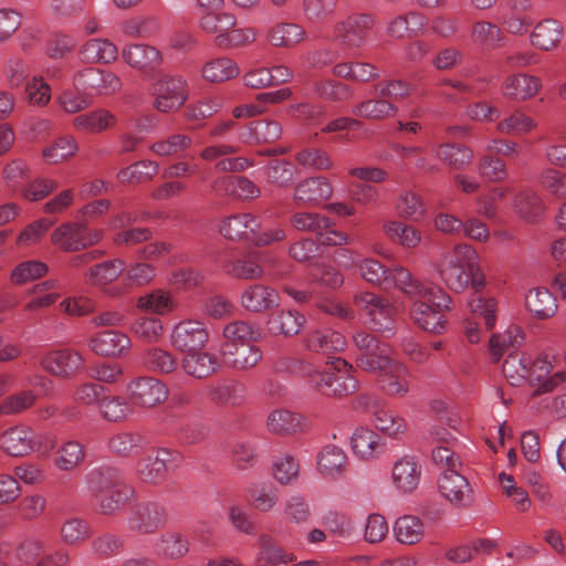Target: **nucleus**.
Here are the masks:
<instances>
[{"instance_id":"obj_1","label":"nucleus","mask_w":566,"mask_h":566,"mask_svg":"<svg viewBox=\"0 0 566 566\" xmlns=\"http://www.w3.org/2000/svg\"><path fill=\"white\" fill-rule=\"evenodd\" d=\"M85 483L96 511L103 515L118 513L135 494L120 471L111 467L93 469L86 474Z\"/></svg>"},{"instance_id":"obj_2","label":"nucleus","mask_w":566,"mask_h":566,"mask_svg":"<svg viewBox=\"0 0 566 566\" xmlns=\"http://www.w3.org/2000/svg\"><path fill=\"white\" fill-rule=\"evenodd\" d=\"M306 378L322 395L328 397H343L357 391L358 380L354 376V368L343 358H334L323 369L306 366Z\"/></svg>"},{"instance_id":"obj_3","label":"nucleus","mask_w":566,"mask_h":566,"mask_svg":"<svg viewBox=\"0 0 566 566\" xmlns=\"http://www.w3.org/2000/svg\"><path fill=\"white\" fill-rule=\"evenodd\" d=\"M422 286L427 290L426 295H407L412 301L410 317L418 327L440 333L446 324L442 312L450 308L451 298L438 286L424 283Z\"/></svg>"},{"instance_id":"obj_4","label":"nucleus","mask_w":566,"mask_h":566,"mask_svg":"<svg viewBox=\"0 0 566 566\" xmlns=\"http://www.w3.org/2000/svg\"><path fill=\"white\" fill-rule=\"evenodd\" d=\"M436 268L450 290L462 292L476 270V253L468 244H458L441 255Z\"/></svg>"},{"instance_id":"obj_5","label":"nucleus","mask_w":566,"mask_h":566,"mask_svg":"<svg viewBox=\"0 0 566 566\" xmlns=\"http://www.w3.org/2000/svg\"><path fill=\"white\" fill-rule=\"evenodd\" d=\"M360 276L374 285L384 289L392 286L399 289L406 295H426L427 290L422 286V282L412 276V274L403 266H397L392 270L385 268L375 259H361L358 268Z\"/></svg>"},{"instance_id":"obj_6","label":"nucleus","mask_w":566,"mask_h":566,"mask_svg":"<svg viewBox=\"0 0 566 566\" xmlns=\"http://www.w3.org/2000/svg\"><path fill=\"white\" fill-rule=\"evenodd\" d=\"M360 369L375 374L381 390L390 397H403L410 389V373L390 356H380L377 361L360 359Z\"/></svg>"},{"instance_id":"obj_7","label":"nucleus","mask_w":566,"mask_h":566,"mask_svg":"<svg viewBox=\"0 0 566 566\" xmlns=\"http://www.w3.org/2000/svg\"><path fill=\"white\" fill-rule=\"evenodd\" d=\"M42 440L46 442L49 449L55 447V439L51 434L38 436L30 427L19 424L2 432L0 447L12 457H23L32 451L40 450Z\"/></svg>"},{"instance_id":"obj_8","label":"nucleus","mask_w":566,"mask_h":566,"mask_svg":"<svg viewBox=\"0 0 566 566\" xmlns=\"http://www.w3.org/2000/svg\"><path fill=\"white\" fill-rule=\"evenodd\" d=\"M374 23L370 14H349L334 24L333 41L345 50L359 49L367 42V33Z\"/></svg>"},{"instance_id":"obj_9","label":"nucleus","mask_w":566,"mask_h":566,"mask_svg":"<svg viewBox=\"0 0 566 566\" xmlns=\"http://www.w3.org/2000/svg\"><path fill=\"white\" fill-rule=\"evenodd\" d=\"M102 238V230H91L83 222H65L51 235L52 243L65 252H76L92 247Z\"/></svg>"},{"instance_id":"obj_10","label":"nucleus","mask_w":566,"mask_h":566,"mask_svg":"<svg viewBox=\"0 0 566 566\" xmlns=\"http://www.w3.org/2000/svg\"><path fill=\"white\" fill-rule=\"evenodd\" d=\"M355 304L369 316V323L374 331L387 337L394 334L396 310L388 301L374 293L364 292L355 295Z\"/></svg>"},{"instance_id":"obj_11","label":"nucleus","mask_w":566,"mask_h":566,"mask_svg":"<svg viewBox=\"0 0 566 566\" xmlns=\"http://www.w3.org/2000/svg\"><path fill=\"white\" fill-rule=\"evenodd\" d=\"M166 523V507L155 501H143L135 504L127 516V527L139 535L154 534Z\"/></svg>"},{"instance_id":"obj_12","label":"nucleus","mask_w":566,"mask_h":566,"mask_svg":"<svg viewBox=\"0 0 566 566\" xmlns=\"http://www.w3.org/2000/svg\"><path fill=\"white\" fill-rule=\"evenodd\" d=\"M154 107L161 113L179 109L188 98L187 82L182 76L161 75L154 85Z\"/></svg>"},{"instance_id":"obj_13","label":"nucleus","mask_w":566,"mask_h":566,"mask_svg":"<svg viewBox=\"0 0 566 566\" xmlns=\"http://www.w3.org/2000/svg\"><path fill=\"white\" fill-rule=\"evenodd\" d=\"M73 83L76 90L85 91L93 96L113 95L122 87L120 78L108 71L87 67L74 75Z\"/></svg>"},{"instance_id":"obj_14","label":"nucleus","mask_w":566,"mask_h":566,"mask_svg":"<svg viewBox=\"0 0 566 566\" xmlns=\"http://www.w3.org/2000/svg\"><path fill=\"white\" fill-rule=\"evenodd\" d=\"M440 495L457 509L471 506L474 500L473 490L468 479L458 469L443 470L438 479Z\"/></svg>"},{"instance_id":"obj_15","label":"nucleus","mask_w":566,"mask_h":566,"mask_svg":"<svg viewBox=\"0 0 566 566\" xmlns=\"http://www.w3.org/2000/svg\"><path fill=\"white\" fill-rule=\"evenodd\" d=\"M40 365L54 377L70 379L83 370L85 358L75 349L60 348L44 354Z\"/></svg>"},{"instance_id":"obj_16","label":"nucleus","mask_w":566,"mask_h":566,"mask_svg":"<svg viewBox=\"0 0 566 566\" xmlns=\"http://www.w3.org/2000/svg\"><path fill=\"white\" fill-rule=\"evenodd\" d=\"M209 342V332L205 323L196 319H185L176 324L170 334L171 346L180 352L202 349Z\"/></svg>"},{"instance_id":"obj_17","label":"nucleus","mask_w":566,"mask_h":566,"mask_svg":"<svg viewBox=\"0 0 566 566\" xmlns=\"http://www.w3.org/2000/svg\"><path fill=\"white\" fill-rule=\"evenodd\" d=\"M181 454L176 450L159 449L155 455H146L136 463L137 478L148 484H157L165 476L170 464L181 461Z\"/></svg>"},{"instance_id":"obj_18","label":"nucleus","mask_w":566,"mask_h":566,"mask_svg":"<svg viewBox=\"0 0 566 566\" xmlns=\"http://www.w3.org/2000/svg\"><path fill=\"white\" fill-rule=\"evenodd\" d=\"M127 392L133 405L144 408L159 405L168 397L166 385L149 376L132 380L127 387Z\"/></svg>"},{"instance_id":"obj_19","label":"nucleus","mask_w":566,"mask_h":566,"mask_svg":"<svg viewBox=\"0 0 566 566\" xmlns=\"http://www.w3.org/2000/svg\"><path fill=\"white\" fill-rule=\"evenodd\" d=\"M130 345V338L126 334L114 329L95 333L87 340V347L102 357L120 356Z\"/></svg>"},{"instance_id":"obj_20","label":"nucleus","mask_w":566,"mask_h":566,"mask_svg":"<svg viewBox=\"0 0 566 566\" xmlns=\"http://www.w3.org/2000/svg\"><path fill=\"white\" fill-rule=\"evenodd\" d=\"M333 195L331 182L324 177H311L298 182L294 188L293 200L298 206L314 207Z\"/></svg>"},{"instance_id":"obj_21","label":"nucleus","mask_w":566,"mask_h":566,"mask_svg":"<svg viewBox=\"0 0 566 566\" xmlns=\"http://www.w3.org/2000/svg\"><path fill=\"white\" fill-rule=\"evenodd\" d=\"M211 189L217 196H230L241 200H252L261 195L260 187L244 176L218 177Z\"/></svg>"},{"instance_id":"obj_22","label":"nucleus","mask_w":566,"mask_h":566,"mask_svg":"<svg viewBox=\"0 0 566 566\" xmlns=\"http://www.w3.org/2000/svg\"><path fill=\"white\" fill-rule=\"evenodd\" d=\"M420 478L421 465L415 457H401L392 465L391 482L399 492H413L419 485Z\"/></svg>"},{"instance_id":"obj_23","label":"nucleus","mask_w":566,"mask_h":566,"mask_svg":"<svg viewBox=\"0 0 566 566\" xmlns=\"http://www.w3.org/2000/svg\"><path fill=\"white\" fill-rule=\"evenodd\" d=\"M240 303L248 312L262 313L279 306L280 295L270 286L251 284L242 291Z\"/></svg>"},{"instance_id":"obj_24","label":"nucleus","mask_w":566,"mask_h":566,"mask_svg":"<svg viewBox=\"0 0 566 566\" xmlns=\"http://www.w3.org/2000/svg\"><path fill=\"white\" fill-rule=\"evenodd\" d=\"M237 15L229 11H207L199 15L198 27L206 34L212 36L213 43L217 48L220 46L227 32L237 27Z\"/></svg>"},{"instance_id":"obj_25","label":"nucleus","mask_w":566,"mask_h":566,"mask_svg":"<svg viewBox=\"0 0 566 566\" xmlns=\"http://www.w3.org/2000/svg\"><path fill=\"white\" fill-rule=\"evenodd\" d=\"M265 38L274 48L292 49L306 40L307 32L298 23L279 21L268 28Z\"/></svg>"},{"instance_id":"obj_26","label":"nucleus","mask_w":566,"mask_h":566,"mask_svg":"<svg viewBox=\"0 0 566 566\" xmlns=\"http://www.w3.org/2000/svg\"><path fill=\"white\" fill-rule=\"evenodd\" d=\"M180 365L186 375L196 379L207 378L220 368L218 357L214 354L202 352V349L185 353Z\"/></svg>"},{"instance_id":"obj_27","label":"nucleus","mask_w":566,"mask_h":566,"mask_svg":"<svg viewBox=\"0 0 566 566\" xmlns=\"http://www.w3.org/2000/svg\"><path fill=\"white\" fill-rule=\"evenodd\" d=\"M316 465L319 474L324 478L337 479L346 473L348 458L340 447L326 444L317 453Z\"/></svg>"},{"instance_id":"obj_28","label":"nucleus","mask_w":566,"mask_h":566,"mask_svg":"<svg viewBox=\"0 0 566 566\" xmlns=\"http://www.w3.org/2000/svg\"><path fill=\"white\" fill-rule=\"evenodd\" d=\"M354 454L364 461H371L385 452L381 437L368 428H357L350 438Z\"/></svg>"},{"instance_id":"obj_29","label":"nucleus","mask_w":566,"mask_h":566,"mask_svg":"<svg viewBox=\"0 0 566 566\" xmlns=\"http://www.w3.org/2000/svg\"><path fill=\"white\" fill-rule=\"evenodd\" d=\"M153 547L157 557L177 560L187 555L190 543L184 534L175 531H166L155 538Z\"/></svg>"},{"instance_id":"obj_30","label":"nucleus","mask_w":566,"mask_h":566,"mask_svg":"<svg viewBox=\"0 0 566 566\" xmlns=\"http://www.w3.org/2000/svg\"><path fill=\"white\" fill-rule=\"evenodd\" d=\"M237 148L232 145H211L206 147L200 156L208 161H216V169L219 171H241L248 166V161L242 157H231Z\"/></svg>"},{"instance_id":"obj_31","label":"nucleus","mask_w":566,"mask_h":566,"mask_svg":"<svg viewBox=\"0 0 566 566\" xmlns=\"http://www.w3.org/2000/svg\"><path fill=\"white\" fill-rule=\"evenodd\" d=\"M261 227V220L259 217L251 213H238L224 218L221 223L219 231L220 233L230 240L249 238L250 234H254Z\"/></svg>"},{"instance_id":"obj_32","label":"nucleus","mask_w":566,"mask_h":566,"mask_svg":"<svg viewBox=\"0 0 566 566\" xmlns=\"http://www.w3.org/2000/svg\"><path fill=\"white\" fill-rule=\"evenodd\" d=\"M541 87L542 82L538 77L528 74H515L504 81L502 93L510 99L525 101L535 96Z\"/></svg>"},{"instance_id":"obj_33","label":"nucleus","mask_w":566,"mask_h":566,"mask_svg":"<svg viewBox=\"0 0 566 566\" xmlns=\"http://www.w3.org/2000/svg\"><path fill=\"white\" fill-rule=\"evenodd\" d=\"M78 56L84 63L114 62L118 56L117 46L107 39L94 38L87 40L78 50Z\"/></svg>"},{"instance_id":"obj_34","label":"nucleus","mask_w":566,"mask_h":566,"mask_svg":"<svg viewBox=\"0 0 566 566\" xmlns=\"http://www.w3.org/2000/svg\"><path fill=\"white\" fill-rule=\"evenodd\" d=\"M268 429L275 434H294L307 429V419L290 410H274L266 421Z\"/></svg>"},{"instance_id":"obj_35","label":"nucleus","mask_w":566,"mask_h":566,"mask_svg":"<svg viewBox=\"0 0 566 566\" xmlns=\"http://www.w3.org/2000/svg\"><path fill=\"white\" fill-rule=\"evenodd\" d=\"M261 332L254 325L245 321L228 323L222 331L221 349L234 348V346L258 342Z\"/></svg>"},{"instance_id":"obj_36","label":"nucleus","mask_w":566,"mask_h":566,"mask_svg":"<svg viewBox=\"0 0 566 566\" xmlns=\"http://www.w3.org/2000/svg\"><path fill=\"white\" fill-rule=\"evenodd\" d=\"M122 57L126 64L137 70L154 67L161 61V54L156 48L140 43L125 45Z\"/></svg>"},{"instance_id":"obj_37","label":"nucleus","mask_w":566,"mask_h":566,"mask_svg":"<svg viewBox=\"0 0 566 566\" xmlns=\"http://www.w3.org/2000/svg\"><path fill=\"white\" fill-rule=\"evenodd\" d=\"M304 324V315L292 310H281L270 315L268 329L273 335L293 336L300 333Z\"/></svg>"},{"instance_id":"obj_38","label":"nucleus","mask_w":566,"mask_h":566,"mask_svg":"<svg viewBox=\"0 0 566 566\" xmlns=\"http://www.w3.org/2000/svg\"><path fill=\"white\" fill-rule=\"evenodd\" d=\"M398 112V107L392 102L375 96V98H368L356 104L352 113L356 117L380 120L389 117H394Z\"/></svg>"},{"instance_id":"obj_39","label":"nucleus","mask_w":566,"mask_h":566,"mask_svg":"<svg viewBox=\"0 0 566 566\" xmlns=\"http://www.w3.org/2000/svg\"><path fill=\"white\" fill-rule=\"evenodd\" d=\"M345 346V337L339 332L329 328L314 331L306 338V347L315 353H337L342 352Z\"/></svg>"},{"instance_id":"obj_40","label":"nucleus","mask_w":566,"mask_h":566,"mask_svg":"<svg viewBox=\"0 0 566 566\" xmlns=\"http://www.w3.org/2000/svg\"><path fill=\"white\" fill-rule=\"evenodd\" d=\"M117 118L105 108H98L81 114L73 119V126L77 130L98 134L115 126Z\"/></svg>"},{"instance_id":"obj_41","label":"nucleus","mask_w":566,"mask_h":566,"mask_svg":"<svg viewBox=\"0 0 566 566\" xmlns=\"http://www.w3.org/2000/svg\"><path fill=\"white\" fill-rule=\"evenodd\" d=\"M221 354L227 364L238 370L250 369L262 359L261 349L252 343L221 349Z\"/></svg>"},{"instance_id":"obj_42","label":"nucleus","mask_w":566,"mask_h":566,"mask_svg":"<svg viewBox=\"0 0 566 566\" xmlns=\"http://www.w3.org/2000/svg\"><path fill=\"white\" fill-rule=\"evenodd\" d=\"M227 273L240 280H258L263 276L261 255L258 252H250L242 258L228 261L224 265Z\"/></svg>"},{"instance_id":"obj_43","label":"nucleus","mask_w":566,"mask_h":566,"mask_svg":"<svg viewBox=\"0 0 566 566\" xmlns=\"http://www.w3.org/2000/svg\"><path fill=\"white\" fill-rule=\"evenodd\" d=\"M563 28L557 20L545 19L538 22L532 32V43L541 50H552L560 41Z\"/></svg>"},{"instance_id":"obj_44","label":"nucleus","mask_w":566,"mask_h":566,"mask_svg":"<svg viewBox=\"0 0 566 566\" xmlns=\"http://www.w3.org/2000/svg\"><path fill=\"white\" fill-rule=\"evenodd\" d=\"M513 206L520 217L527 221H535L545 210L542 198L532 189L520 190L514 197Z\"/></svg>"},{"instance_id":"obj_45","label":"nucleus","mask_w":566,"mask_h":566,"mask_svg":"<svg viewBox=\"0 0 566 566\" xmlns=\"http://www.w3.org/2000/svg\"><path fill=\"white\" fill-rule=\"evenodd\" d=\"M125 271V262L114 259L91 266L86 273L92 285L105 286L114 282Z\"/></svg>"},{"instance_id":"obj_46","label":"nucleus","mask_w":566,"mask_h":566,"mask_svg":"<svg viewBox=\"0 0 566 566\" xmlns=\"http://www.w3.org/2000/svg\"><path fill=\"white\" fill-rule=\"evenodd\" d=\"M394 534L399 543L413 545L423 537L424 526L419 517L405 515L395 522Z\"/></svg>"},{"instance_id":"obj_47","label":"nucleus","mask_w":566,"mask_h":566,"mask_svg":"<svg viewBox=\"0 0 566 566\" xmlns=\"http://www.w3.org/2000/svg\"><path fill=\"white\" fill-rule=\"evenodd\" d=\"M239 74L238 64L229 57H217L207 62L201 70L202 77L211 83H221Z\"/></svg>"},{"instance_id":"obj_48","label":"nucleus","mask_w":566,"mask_h":566,"mask_svg":"<svg viewBox=\"0 0 566 566\" xmlns=\"http://www.w3.org/2000/svg\"><path fill=\"white\" fill-rule=\"evenodd\" d=\"M295 559L293 554L279 546L270 536L260 537L259 566L285 565Z\"/></svg>"},{"instance_id":"obj_49","label":"nucleus","mask_w":566,"mask_h":566,"mask_svg":"<svg viewBox=\"0 0 566 566\" xmlns=\"http://www.w3.org/2000/svg\"><path fill=\"white\" fill-rule=\"evenodd\" d=\"M138 308L157 315H166L171 313L177 303L171 294L164 290H155L143 295L137 301Z\"/></svg>"},{"instance_id":"obj_50","label":"nucleus","mask_w":566,"mask_h":566,"mask_svg":"<svg viewBox=\"0 0 566 566\" xmlns=\"http://www.w3.org/2000/svg\"><path fill=\"white\" fill-rule=\"evenodd\" d=\"M293 229L302 232H311L317 235L323 230L333 226L331 219L325 214L311 211H297L290 217Z\"/></svg>"},{"instance_id":"obj_51","label":"nucleus","mask_w":566,"mask_h":566,"mask_svg":"<svg viewBox=\"0 0 566 566\" xmlns=\"http://www.w3.org/2000/svg\"><path fill=\"white\" fill-rule=\"evenodd\" d=\"M527 308L538 318L552 317L557 311L556 297L547 289H534L526 295Z\"/></svg>"},{"instance_id":"obj_52","label":"nucleus","mask_w":566,"mask_h":566,"mask_svg":"<svg viewBox=\"0 0 566 566\" xmlns=\"http://www.w3.org/2000/svg\"><path fill=\"white\" fill-rule=\"evenodd\" d=\"M84 458L83 444L75 440H69L56 450L54 465L61 471H73L83 462Z\"/></svg>"},{"instance_id":"obj_53","label":"nucleus","mask_w":566,"mask_h":566,"mask_svg":"<svg viewBox=\"0 0 566 566\" xmlns=\"http://www.w3.org/2000/svg\"><path fill=\"white\" fill-rule=\"evenodd\" d=\"M355 347L360 350L356 357V365L360 368V359L368 358L377 361L380 356H389L386 345L380 344L377 338L365 331L356 332L353 335Z\"/></svg>"},{"instance_id":"obj_54","label":"nucleus","mask_w":566,"mask_h":566,"mask_svg":"<svg viewBox=\"0 0 566 566\" xmlns=\"http://www.w3.org/2000/svg\"><path fill=\"white\" fill-rule=\"evenodd\" d=\"M436 155L438 159L453 169H462L473 159V151L470 148L451 143L439 145Z\"/></svg>"},{"instance_id":"obj_55","label":"nucleus","mask_w":566,"mask_h":566,"mask_svg":"<svg viewBox=\"0 0 566 566\" xmlns=\"http://www.w3.org/2000/svg\"><path fill=\"white\" fill-rule=\"evenodd\" d=\"M384 231L389 240L403 248H416L421 242V233L419 230L399 221L386 222Z\"/></svg>"},{"instance_id":"obj_56","label":"nucleus","mask_w":566,"mask_h":566,"mask_svg":"<svg viewBox=\"0 0 566 566\" xmlns=\"http://www.w3.org/2000/svg\"><path fill=\"white\" fill-rule=\"evenodd\" d=\"M528 360L530 357L521 352H513L505 358L502 370L504 377L512 386H520L526 381Z\"/></svg>"},{"instance_id":"obj_57","label":"nucleus","mask_w":566,"mask_h":566,"mask_svg":"<svg viewBox=\"0 0 566 566\" xmlns=\"http://www.w3.org/2000/svg\"><path fill=\"white\" fill-rule=\"evenodd\" d=\"M307 275L312 282L329 289H337L344 283L343 274L335 266L325 262L311 263Z\"/></svg>"},{"instance_id":"obj_58","label":"nucleus","mask_w":566,"mask_h":566,"mask_svg":"<svg viewBox=\"0 0 566 566\" xmlns=\"http://www.w3.org/2000/svg\"><path fill=\"white\" fill-rule=\"evenodd\" d=\"M555 363V356L548 354H542L533 361L530 359L526 381H528L532 387L544 385L556 373L554 371Z\"/></svg>"},{"instance_id":"obj_59","label":"nucleus","mask_w":566,"mask_h":566,"mask_svg":"<svg viewBox=\"0 0 566 566\" xmlns=\"http://www.w3.org/2000/svg\"><path fill=\"white\" fill-rule=\"evenodd\" d=\"M535 127L536 122L532 117L520 109H515L499 122L496 129L501 134L520 136L528 134Z\"/></svg>"},{"instance_id":"obj_60","label":"nucleus","mask_w":566,"mask_h":566,"mask_svg":"<svg viewBox=\"0 0 566 566\" xmlns=\"http://www.w3.org/2000/svg\"><path fill=\"white\" fill-rule=\"evenodd\" d=\"M566 380V373L563 370H556L553 377L539 387H534L531 394L528 405L530 408L536 412H543L548 408L552 409V400L547 397H543L544 394L553 391L556 387Z\"/></svg>"},{"instance_id":"obj_61","label":"nucleus","mask_w":566,"mask_h":566,"mask_svg":"<svg viewBox=\"0 0 566 566\" xmlns=\"http://www.w3.org/2000/svg\"><path fill=\"white\" fill-rule=\"evenodd\" d=\"M61 539L69 546H78L91 536L88 523L78 517H70L60 527Z\"/></svg>"},{"instance_id":"obj_62","label":"nucleus","mask_w":566,"mask_h":566,"mask_svg":"<svg viewBox=\"0 0 566 566\" xmlns=\"http://www.w3.org/2000/svg\"><path fill=\"white\" fill-rule=\"evenodd\" d=\"M412 85L401 78H385L374 86V94L378 97H384L395 104L410 96Z\"/></svg>"},{"instance_id":"obj_63","label":"nucleus","mask_w":566,"mask_h":566,"mask_svg":"<svg viewBox=\"0 0 566 566\" xmlns=\"http://www.w3.org/2000/svg\"><path fill=\"white\" fill-rule=\"evenodd\" d=\"M272 471L274 479L282 485L292 484L298 476L297 460L287 453L279 454L273 459Z\"/></svg>"},{"instance_id":"obj_64","label":"nucleus","mask_w":566,"mask_h":566,"mask_svg":"<svg viewBox=\"0 0 566 566\" xmlns=\"http://www.w3.org/2000/svg\"><path fill=\"white\" fill-rule=\"evenodd\" d=\"M144 365L160 374H170L178 367L177 358L163 348H150L144 355Z\"/></svg>"}]
</instances>
